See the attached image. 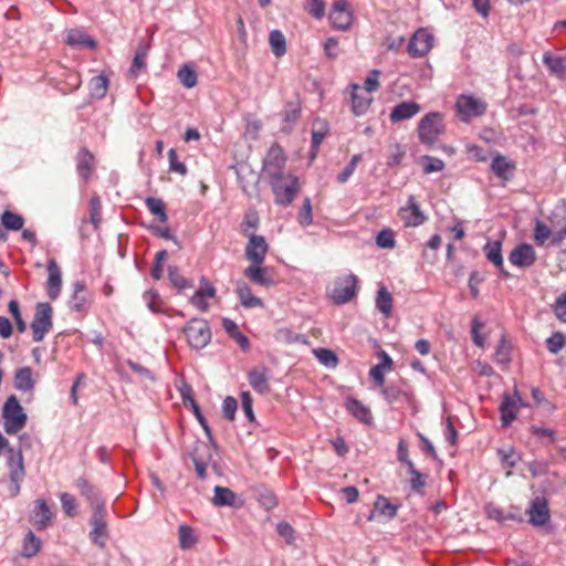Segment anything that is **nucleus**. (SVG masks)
Here are the masks:
<instances>
[{"instance_id": "1", "label": "nucleus", "mask_w": 566, "mask_h": 566, "mask_svg": "<svg viewBox=\"0 0 566 566\" xmlns=\"http://www.w3.org/2000/svg\"><path fill=\"white\" fill-rule=\"evenodd\" d=\"M269 184L274 195V202L277 206H290L300 191L298 178L292 174H282L269 179Z\"/></svg>"}, {"instance_id": "2", "label": "nucleus", "mask_w": 566, "mask_h": 566, "mask_svg": "<svg viewBox=\"0 0 566 566\" xmlns=\"http://www.w3.org/2000/svg\"><path fill=\"white\" fill-rule=\"evenodd\" d=\"M2 418L4 420V431L8 434H15L25 427L28 416L17 396L11 395L4 401Z\"/></svg>"}, {"instance_id": "3", "label": "nucleus", "mask_w": 566, "mask_h": 566, "mask_svg": "<svg viewBox=\"0 0 566 566\" xmlns=\"http://www.w3.org/2000/svg\"><path fill=\"white\" fill-rule=\"evenodd\" d=\"M444 130L443 115L439 112H430L418 124V138L421 144L432 146Z\"/></svg>"}, {"instance_id": "4", "label": "nucleus", "mask_w": 566, "mask_h": 566, "mask_svg": "<svg viewBox=\"0 0 566 566\" xmlns=\"http://www.w3.org/2000/svg\"><path fill=\"white\" fill-rule=\"evenodd\" d=\"M184 333L191 348L202 349L211 340L209 323L203 318H191L184 327Z\"/></svg>"}, {"instance_id": "5", "label": "nucleus", "mask_w": 566, "mask_h": 566, "mask_svg": "<svg viewBox=\"0 0 566 566\" xmlns=\"http://www.w3.org/2000/svg\"><path fill=\"white\" fill-rule=\"evenodd\" d=\"M107 517V507H101L92 511L88 520V524L92 527L88 537L91 542L101 549L106 547L109 537Z\"/></svg>"}, {"instance_id": "6", "label": "nucleus", "mask_w": 566, "mask_h": 566, "mask_svg": "<svg viewBox=\"0 0 566 566\" xmlns=\"http://www.w3.org/2000/svg\"><path fill=\"white\" fill-rule=\"evenodd\" d=\"M454 108L461 122L470 123L472 119L484 115L488 105L481 98L462 94L457 98Z\"/></svg>"}, {"instance_id": "7", "label": "nucleus", "mask_w": 566, "mask_h": 566, "mask_svg": "<svg viewBox=\"0 0 566 566\" xmlns=\"http://www.w3.org/2000/svg\"><path fill=\"white\" fill-rule=\"evenodd\" d=\"M53 310L52 306L46 303H38L35 306L34 317L31 322L32 338L34 342L43 340L46 333H49L53 326Z\"/></svg>"}, {"instance_id": "8", "label": "nucleus", "mask_w": 566, "mask_h": 566, "mask_svg": "<svg viewBox=\"0 0 566 566\" xmlns=\"http://www.w3.org/2000/svg\"><path fill=\"white\" fill-rule=\"evenodd\" d=\"M286 164V156L284 154L283 148L274 143L269 148L265 157L262 161V174L268 178L272 179L284 174V168Z\"/></svg>"}, {"instance_id": "9", "label": "nucleus", "mask_w": 566, "mask_h": 566, "mask_svg": "<svg viewBox=\"0 0 566 566\" xmlns=\"http://www.w3.org/2000/svg\"><path fill=\"white\" fill-rule=\"evenodd\" d=\"M357 284L358 277L353 273L337 277L331 294L334 304L343 305L352 301L356 295Z\"/></svg>"}, {"instance_id": "10", "label": "nucleus", "mask_w": 566, "mask_h": 566, "mask_svg": "<svg viewBox=\"0 0 566 566\" xmlns=\"http://www.w3.org/2000/svg\"><path fill=\"white\" fill-rule=\"evenodd\" d=\"M433 35L426 29L420 28L410 38L407 52L411 57H423L433 46Z\"/></svg>"}, {"instance_id": "11", "label": "nucleus", "mask_w": 566, "mask_h": 566, "mask_svg": "<svg viewBox=\"0 0 566 566\" xmlns=\"http://www.w3.org/2000/svg\"><path fill=\"white\" fill-rule=\"evenodd\" d=\"M74 484L78 490L80 494L86 500L91 511L106 507V502L102 497L99 489L92 484L86 478L78 476Z\"/></svg>"}, {"instance_id": "12", "label": "nucleus", "mask_w": 566, "mask_h": 566, "mask_svg": "<svg viewBox=\"0 0 566 566\" xmlns=\"http://www.w3.org/2000/svg\"><path fill=\"white\" fill-rule=\"evenodd\" d=\"M8 465L10 470V484L9 491L11 496H17L20 493V483L24 478L23 457L20 452H10L8 458Z\"/></svg>"}, {"instance_id": "13", "label": "nucleus", "mask_w": 566, "mask_h": 566, "mask_svg": "<svg viewBox=\"0 0 566 566\" xmlns=\"http://www.w3.org/2000/svg\"><path fill=\"white\" fill-rule=\"evenodd\" d=\"M248 238L249 240L244 249L247 259L251 263L263 264L269 250V244L266 243L264 237L250 233L248 234Z\"/></svg>"}, {"instance_id": "14", "label": "nucleus", "mask_w": 566, "mask_h": 566, "mask_svg": "<svg viewBox=\"0 0 566 566\" xmlns=\"http://www.w3.org/2000/svg\"><path fill=\"white\" fill-rule=\"evenodd\" d=\"M521 406H523V401L516 390L513 395L505 394L503 396L500 405L502 427H509L515 420Z\"/></svg>"}, {"instance_id": "15", "label": "nucleus", "mask_w": 566, "mask_h": 566, "mask_svg": "<svg viewBox=\"0 0 566 566\" xmlns=\"http://www.w3.org/2000/svg\"><path fill=\"white\" fill-rule=\"evenodd\" d=\"M329 20L335 29L347 30L353 22L349 4L345 0L335 1L329 14Z\"/></svg>"}, {"instance_id": "16", "label": "nucleus", "mask_w": 566, "mask_h": 566, "mask_svg": "<svg viewBox=\"0 0 566 566\" xmlns=\"http://www.w3.org/2000/svg\"><path fill=\"white\" fill-rule=\"evenodd\" d=\"M536 251L530 243L516 245L509 255V261L518 268H530L536 262Z\"/></svg>"}, {"instance_id": "17", "label": "nucleus", "mask_w": 566, "mask_h": 566, "mask_svg": "<svg viewBox=\"0 0 566 566\" xmlns=\"http://www.w3.org/2000/svg\"><path fill=\"white\" fill-rule=\"evenodd\" d=\"M399 214L407 227H418L426 221V216L413 195L408 197L407 205L400 208Z\"/></svg>"}, {"instance_id": "18", "label": "nucleus", "mask_w": 566, "mask_h": 566, "mask_svg": "<svg viewBox=\"0 0 566 566\" xmlns=\"http://www.w3.org/2000/svg\"><path fill=\"white\" fill-rule=\"evenodd\" d=\"M52 516V511L46 501L43 499H38L34 502L33 510L31 511L30 522L36 527V530L43 531L49 526Z\"/></svg>"}, {"instance_id": "19", "label": "nucleus", "mask_w": 566, "mask_h": 566, "mask_svg": "<svg viewBox=\"0 0 566 566\" xmlns=\"http://www.w3.org/2000/svg\"><path fill=\"white\" fill-rule=\"evenodd\" d=\"M243 274L252 283L263 287H269L275 284V281L270 273V269L262 266V264L251 263L244 269Z\"/></svg>"}, {"instance_id": "20", "label": "nucleus", "mask_w": 566, "mask_h": 566, "mask_svg": "<svg viewBox=\"0 0 566 566\" xmlns=\"http://www.w3.org/2000/svg\"><path fill=\"white\" fill-rule=\"evenodd\" d=\"M486 259L500 271L503 279H509L511 274L504 269L501 241H489L483 247Z\"/></svg>"}, {"instance_id": "21", "label": "nucleus", "mask_w": 566, "mask_h": 566, "mask_svg": "<svg viewBox=\"0 0 566 566\" xmlns=\"http://www.w3.org/2000/svg\"><path fill=\"white\" fill-rule=\"evenodd\" d=\"M48 282L46 292L51 300H55L60 296L62 290V272L54 259L48 261Z\"/></svg>"}, {"instance_id": "22", "label": "nucleus", "mask_w": 566, "mask_h": 566, "mask_svg": "<svg viewBox=\"0 0 566 566\" xmlns=\"http://www.w3.org/2000/svg\"><path fill=\"white\" fill-rule=\"evenodd\" d=\"M530 523L534 526H544L551 518L547 501L544 497H535L530 510Z\"/></svg>"}, {"instance_id": "23", "label": "nucleus", "mask_w": 566, "mask_h": 566, "mask_svg": "<svg viewBox=\"0 0 566 566\" xmlns=\"http://www.w3.org/2000/svg\"><path fill=\"white\" fill-rule=\"evenodd\" d=\"M420 105L415 101H403L397 104L389 114L391 123H400L412 118L420 112Z\"/></svg>"}, {"instance_id": "24", "label": "nucleus", "mask_w": 566, "mask_h": 566, "mask_svg": "<svg viewBox=\"0 0 566 566\" xmlns=\"http://www.w3.org/2000/svg\"><path fill=\"white\" fill-rule=\"evenodd\" d=\"M270 371L268 368L262 367L261 369H251L248 373V381L252 389L260 394L265 395L270 391Z\"/></svg>"}, {"instance_id": "25", "label": "nucleus", "mask_w": 566, "mask_h": 566, "mask_svg": "<svg viewBox=\"0 0 566 566\" xmlns=\"http://www.w3.org/2000/svg\"><path fill=\"white\" fill-rule=\"evenodd\" d=\"M398 506L392 505L384 495H378L374 510L369 513L367 520L374 521L377 516H385L387 520H392L397 515Z\"/></svg>"}, {"instance_id": "26", "label": "nucleus", "mask_w": 566, "mask_h": 566, "mask_svg": "<svg viewBox=\"0 0 566 566\" xmlns=\"http://www.w3.org/2000/svg\"><path fill=\"white\" fill-rule=\"evenodd\" d=\"M543 63L548 67L551 73L559 78H566V53L553 54L547 51L543 54Z\"/></svg>"}, {"instance_id": "27", "label": "nucleus", "mask_w": 566, "mask_h": 566, "mask_svg": "<svg viewBox=\"0 0 566 566\" xmlns=\"http://www.w3.org/2000/svg\"><path fill=\"white\" fill-rule=\"evenodd\" d=\"M346 410L358 421L365 424L373 423V415L368 407L355 398H348L345 402Z\"/></svg>"}, {"instance_id": "28", "label": "nucleus", "mask_w": 566, "mask_h": 566, "mask_svg": "<svg viewBox=\"0 0 566 566\" xmlns=\"http://www.w3.org/2000/svg\"><path fill=\"white\" fill-rule=\"evenodd\" d=\"M86 285L83 281H76L73 284V295L70 300V306L76 312H86L90 307V300L85 293Z\"/></svg>"}, {"instance_id": "29", "label": "nucleus", "mask_w": 566, "mask_h": 566, "mask_svg": "<svg viewBox=\"0 0 566 566\" xmlns=\"http://www.w3.org/2000/svg\"><path fill=\"white\" fill-rule=\"evenodd\" d=\"M235 293L240 300V303L245 308L263 307V302L260 297L253 295L250 286L243 282L238 281L235 286Z\"/></svg>"}, {"instance_id": "30", "label": "nucleus", "mask_w": 566, "mask_h": 566, "mask_svg": "<svg viewBox=\"0 0 566 566\" xmlns=\"http://www.w3.org/2000/svg\"><path fill=\"white\" fill-rule=\"evenodd\" d=\"M491 170L493 174L503 179L510 180L515 170V165L512 160H509L505 156L496 155L491 163Z\"/></svg>"}, {"instance_id": "31", "label": "nucleus", "mask_w": 566, "mask_h": 566, "mask_svg": "<svg viewBox=\"0 0 566 566\" xmlns=\"http://www.w3.org/2000/svg\"><path fill=\"white\" fill-rule=\"evenodd\" d=\"M65 43L72 48H96V41L87 33L78 29H71L65 39Z\"/></svg>"}, {"instance_id": "32", "label": "nucleus", "mask_w": 566, "mask_h": 566, "mask_svg": "<svg viewBox=\"0 0 566 566\" xmlns=\"http://www.w3.org/2000/svg\"><path fill=\"white\" fill-rule=\"evenodd\" d=\"M77 161V172L83 178L84 181H87L93 172L94 165V156L93 154L86 149L82 148L76 156Z\"/></svg>"}, {"instance_id": "33", "label": "nucleus", "mask_w": 566, "mask_h": 566, "mask_svg": "<svg viewBox=\"0 0 566 566\" xmlns=\"http://www.w3.org/2000/svg\"><path fill=\"white\" fill-rule=\"evenodd\" d=\"M222 327L227 332L230 338L234 339L242 350L247 352L250 349V340L249 338L242 334L237 325V323L230 318L222 319Z\"/></svg>"}, {"instance_id": "34", "label": "nucleus", "mask_w": 566, "mask_h": 566, "mask_svg": "<svg viewBox=\"0 0 566 566\" xmlns=\"http://www.w3.org/2000/svg\"><path fill=\"white\" fill-rule=\"evenodd\" d=\"M353 93H352V111L356 116L364 115L373 101L371 97L360 95L358 91L360 90V86L357 84H353Z\"/></svg>"}, {"instance_id": "35", "label": "nucleus", "mask_w": 566, "mask_h": 566, "mask_svg": "<svg viewBox=\"0 0 566 566\" xmlns=\"http://www.w3.org/2000/svg\"><path fill=\"white\" fill-rule=\"evenodd\" d=\"M14 387L24 392L33 390L34 380L32 378V369L30 367H22L17 370L14 376Z\"/></svg>"}, {"instance_id": "36", "label": "nucleus", "mask_w": 566, "mask_h": 566, "mask_svg": "<svg viewBox=\"0 0 566 566\" xmlns=\"http://www.w3.org/2000/svg\"><path fill=\"white\" fill-rule=\"evenodd\" d=\"M237 494L229 488H214L213 504L217 506H235Z\"/></svg>"}, {"instance_id": "37", "label": "nucleus", "mask_w": 566, "mask_h": 566, "mask_svg": "<svg viewBox=\"0 0 566 566\" xmlns=\"http://www.w3.org/2000/svg\"><path fill=\"white\" fill-rule=\"evenodd\" d=\"M41 549V541L32 531L23 538L21 555L25 558L34 557Z\"/></svg>"}, {"instance_id": "38", "label": "nucleus", "mask_w": 566, "mask_h": 566, "mask_svg": "<svg viewBox=\"0 0 566 566\" xmlns=\"http://www.w3.org/2000/svg\"><path fill=\"white\" fill-rule=\"evenodd\" d=\"M376 308L385 316L389 317L392 312V295L386 286H381L376 296Z\"/></svg>"}, {"instance_id": "39", "label": "nucleus", "mask_w": 566, "mask_h": 566, "mask_svg": "<svg viewBox=\"0 0 566 566\" xmlns=\"http://www.w3.org/2000/svg\"><path fill=\"white\" fill-rule=\"evenodd\" d=\"M179 546L181 549H191L198 543V536L192 527L181 524L178 528Z\"/></svg>"}, {"instance_id": "40", "label": "nucleus", "mask_w": 566, "mask_h": 566, "mask_svg": "<svg viewBox=\"0 0 566 566\" xmlns=\"http://www.w3.org/2000/svg\"><path fill=\"white\" fill-rule=\"evenodd\" d=\"M269 42H270L272 53L276 57H281L286 53L285 36L280 30H272L270 32Z\"/></svg>"}, {"instance_id": "41", "label": "nucleus", "mask_w": 566, "mask_h": 566, "mask_svg": "<svg viewBox=\"0 0 566 566\" xmlns=\"http://www.w3.org/2000/svg\"><path fill=\"white\" fill-rule=\"evenodd\" d=\"M1 224L6 230L19 231L22 230L23 228L24 219L22 216L18 213H14L10 210H6L1 214Z\"/></svg>"}, {"instance_id": "42", "label": "nucleus", "mask_w": 566, "mask_h": 566, "mask_svg": "<svg viewBox=\"0 0 566 566\" xmlns=\"http://www.w3.org/2000/svg\"><path fill=\"white\" fill-rule=\"evenodd\" d=\"M147 209L155 214L160 222H167L168 216L166 213V205L160 198L148 197L145 199Z\"/></svg>"}, {"instance_id": "43", "label": "nucleus", "mask_w": 566, "mask_h": 566, "mask_svg": "<svg viewBox=\"0 0 566 566\" xmlns=\"http://www.w3.org/2000/svg\"><path fill=\"white\" fill-rule=\"evenodd\" d=\"M168 279L179 291L193 287V282L184 277L175 265L168 266Z\"/></svg>"}, {"instance_id": "44", "label": "nucleus", "mask_w": 566, "mask_h": 566, "mask_svg": "<svg viewBox=\"0 0 566 566\" xmlns=\"http://www.w3.org/2000/svg\"><path fill=\"white\" fill-rule=\"evenodd\" d=\"M180 83L187 88H191L197 85L198 75L195 69L188 64H184L177 73Z\"/></svg>"}, {"instance_id": "45", "label": "nucleus", "mask_w": 566, "mask_h": 566, "mask_svg": "<svg viewBox=\"0 0 566 566\" xmlns=\"http://www.w3.org/2000/svg\"><path fill=\"white\" fill-rule=\"evenodd\" d=\"M108 88V78L104 74L94 76L90 82L91 94L94 97L103 98Z\"/></svg>"}, {"instance_id": "46", "label": "nucleus", "mask_w": 566, "mask_h": 566, "mask_svg": "<svg viewBox=\"0 0 566 566\" xmlns=\"http://www.w3.org/2000/svg\"><path fill=\"white\" fill-rule=\"evenodd\" d=\"M408 473L410 474L409 484L412 491L416 493H421L422 489L427 484L428 475L419 472L413 463H410V468H408Z\"/></svg>"}, {"instance_id": "47", "label": "nucleus", "mask_w": 566, "mask_h": 566, "mask_svg": "<svg viewBox=\"0 0 566 566\" xmlns=\"http://www.w3.org/2000/svg\"><path fill=\"white\" fill-rule=\"evenodd\" d=\"M60 501L62 510L67 517H75L77 515L78 504L73 494L67 492L61 493Z\"/></svg>"}, {"instance_id": "48", "label": "nucleus", "mask_w": 566, "mask_h": 566, "mask_svg": "<svg viewBox=\"0 0 566 566\" xmlns=\"http://www.w3.org/2000/svg\"><path fill=\"white\" fill-rule=\"evenodd\" d=\"M553 232L551 228L539 219L535 220L534 227V241L537 245L542 247L552 237Z\"/></svg>"}, {"instance_id": "49", "label": "nucleus", "mask_w": 566, "mask_h": 566, "mask_svg": "<svg viewBox=\"0 0 566 566\" xmlns=\"http://www.w3.org/2000/svg\"><path fill=\"white\" fill-rule=\"evenodd\" d=\"M314 355L326 367L335 368L338 364L337 355L332 349L319 347L314 349Z\"/></svg>"}, {"instance_id": "50", "label": "nucleus", "mask_w": 566, "mask_h": 566, "mask_svg": "<svg viewBox=\"0 0 566 566\" xmlns=\"http://www.w3.org/2000/svg\"><path fill=\"white\" fill-rule=\"evenodd\" d=\"M189 407L191 408L192 413L195 415L196 419L202 427V429H203L205 433L207 434V437L209 438V440L212 441L211 428L209 427L208 421L206 420L205 416L202 415L199 405L197 403V401L195 400V398L192 396H189Z\"/></svg>"}, {"instance_id": "51", "label": "nucleus", "mask_w": 566, "mask_h": 566, "mask_svg": "<svg viewBox=\"0 0 566 566\" xmlns=\"http://www.w3.org/2000/svg\"><path fill=\"white\" fill-rule=\"evenodd\" d=\"M361 159H363L361 154L354 155L350 158L349 163L345 166L343 171L338 174L337 181L339 184H345L350 178V176L354 174L358 163H360Z\"/></svg>"}, {"instance_id": "52", "label": "nucleus", "mask_w": 566, "mask_h": 566, "mask_svg": "<svg viewBox=\"0 0 566 566\" xmlns=\"http://www.w3.org/2000/svg\"><path fill=\"white\" fill-rule=\"evenodd\" d=\"M495 360L502 365H507L511 360V347L504 336H502L497 344L495 350Z\"/></svg>"}, {"instance_id": "53", "label": "nucleus", "mask_w": 566, "mask_h": 566, "mask_svg": "<svg viewBox=\"0 0 566 566\" xmlns=\"http://www.w3.org/2000/svg\"><path fill=\"white\" fill-rule=\"evenodd\" d=\"M328 129L325 124H322L319 129H313L312 132V144H311V159H314L317 155L318 148L324 140Z\"/></svg>"}, {"instance_id": "54", "label": "nucleus", "mask_w": 566, "mask_h": 566, "mask_svg": "<svg viewBox=\"0 0 566 566\" xmlns=\"http://www.w3.org/2000/svg\"><path fill=\"white\" fill-rule=\"evenodd\" d=\"M422 160L426 163L423 165V174L429 175L432 172L442 171L444 169V163L440 158L426 155L422 157Z\"/></svg>"}, {"instance_id": "55", "label": "nucleus", "mask_w": 566, "mask_h": 566, "mask_svg": "<svg viewBox=\"0 0 566 566\" xmlns=\"http://www.w3.org/2000/svg\"><path fill=\"white\" fill-rule=\"evenodd\" d=\"M298 222L303 227H307L313 223L312 202L308 197L303 201V205L298 212Z\"/></svg>"}, {"instance_id": "56", "label": "nucleus", "mask_w": 566, "mask_h": 566, "mask_svg": "<svg viewBox=\"0 0 566 566\" xmlns=\"http://www.w3.org/2000/svg\"><path fill=\"white\" fill-rule=\"evenodd\" d=\"M565 345V338L563 333L560 332H554L547 339H546V347L552 354H557L562 350V348Z\"/></svg>"}, {"instance_id": "57", "label": "nucleus", "mask_w": 566, "mask_h": 566, "mask_svg": "<svg viewBox=\"0 0 566 566\" xmlns=\"http://www.w3.org/2000/svg\"><path fill=\"white\" fill-rule=\"evenodd\" d=\"M147 50L139 48L135 53L129 72L136 76L146 66Z\"/></svg>"}, {"instance_id": "58", "label": "nucleus", "mask_w": 566, "mask_h": 566, "mask_svg": "<svg viewBox=\"0 0 566 566\" xmlns=\"http://www.w3.org/2000/svg\"><path fill=\"white\" fill-rule=\"evenodd\" d=\"M378 247L384 249H392L396 244L395 234L390 229L381 230L376 238Z\"/></svg>"}, {"instance_id": "59", "label": "nucleus", "mask_w": 566, "mask_h": 566, "mask_svg": "<svg viewBox=\"0 0 566 566\" xmlns=\"http://www.w3.org/2000/svg\"><path fill=\"white\" fill-rule=\"evenodd\" d=\"M168 160L170 171L178 172L181 176H185L187 174V167L184 163L179 160L176 149L170 148L168 150Z\"/></svg>"}, {"instance_id": "60", "label": "nucleus", "mask_w": 566, "mask_h": 566, "mask_svg": "<svg viewBox=\"0 0 566 566\" xmlns=\"http://www.w3.org/2000/svg\"><path fill=\"white\" fill-rule=\"evenodd\" d=\"M238 409V401L232 396H227L222 401L223 417L230 421L234 420Z\"/></svg>"}, {"instance_id": "61", "label": "nucleus", "mask_w": 566, "mask_h": 566, "mask_svg": "<svg viewBox=\"0 0 566 566\" xmlns=\"http://www.w3.org/2000/svg\"><path fill=\"white\" fill-rule=\"evenodd\" d=\"M497 454L505 468H514L518 460V457L514 452L513 448L499 449Z\"/></svg>"}, {"instance_id": "62", "label": "nucleus", "mask_w": 566, "mask_h": 566, "mask_svg": "<svg viewBox=\"0 0 566 566\" xmlns=\"http://www.w3.org/2000/svg\"><path fill=\"white\" fill-rule=\"evenodd\" d=\"M8 306H9V311H10L11 315L14 318V322L17 324L18 331L20 333H23L27 329V323H25V321L21 316L18 302L15 300H11L9 302Z\"/></svg>"}, {"instance_id": "63", "label": "nucleus", "mask_w": 566, "mask_h": 566, "mask_svg": "<svg viewBox=\"0 0 566 566\" xmlns=\"http://www.w3.org/2000/svg\"><path fill=\"white\" fill-rule=\"evenodd\" d=\"M252 405H253V400H252L251 395L248 391H243L241 394V406H242V410H243L245 417L248 418V420L250 422L255 421Z\"/></svg>"}, {"instance_id": "64", "label": "nucleus", "mask_w": 566, "mask_h": 566, "mask_svg": "<svg viewBox=\"0 0 566 566\" xmlns=\"http://www.w3.org/2000/svg\"><path fill=\"white\" fill-rule=\"evenodd\" d=\"M554 313L560 322L566 323V292L557 297L554 305Z\"/></svg>"}]
</instances>
